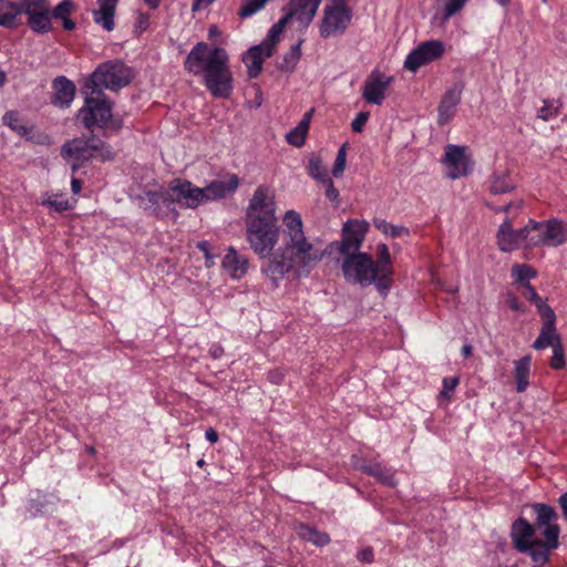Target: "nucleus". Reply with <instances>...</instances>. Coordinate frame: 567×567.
<instances>
[{"mask_svg":"<svg viewBox=\"0 0 567 567\" xmlns=\"http://www.w3.org/2000/svg\"><path fill=\"white\" fill-rule=\"evenodd\" d=\"M553 348V355L549 361V365L554 370H561L566 365L565 361V350L563 341H557V344H555Z\"/></svg>","mask_w":567,"mask_h":567,"instance_id":"44","label":"nucleus"},{"mask_svg":"<svg viewBox=\"0 0 567 567\" xmlns=\"http://www.w3.org/2000/svg\"><path fill=\"white\" fill-rule=\"evenodd\" d=\"M444 50V44L440 40L422 42L408 54L404 61V68L411 72H416L422 65L441 58Z\"/></svg>","mask_w":567,"mask_h":567,"instance_id":"13","label":"nucleus"},{"mask_svg":"<svg viewBox=\"0 0 567 567\" xmlns=\"http://www.w3.org/2000/svg\"><path fill=\"white\" fill-rule=\"evenodd\" d=\"M306 135H307V133L295 127L293 130H291L290 132L287 133L286 138L290 145L300 147L305 144Z\"/></svg>","mask_w":567,"mask_h":567,"instance_id":"50","label":"nucleus"},{"mask_svg":"<svg viewBox=\"0 0 567 567\" xmlns=\"http://www.w3.org/2000/svg\"><path fill=\"white\" fill-rule=\"evenodd\" d=\"M184 68L194 75L203 74L204 85L214 97L228 99L233 93V73L225 49L198 42L187 54Z\"/></svg>","mask_w":567,"mask_h":567,"instance_id":"2","label":"nucleus"},{"mask_svg":"<svg viewBox=\"0 0 567 567\" xmlns=\"http://www.w3.org/2000/svg\"><path fill=\"white\" fill-rule=\"evenodd\" d=\"M559 107L555 106L554 100H544L543 106L538 110L537 116L543 121H548L549 118L558 115Z\"/></svg>","mask_w":567,"mask_h":567,"instance_id":"48","label":"nucleus"},{"mask_svg":"<svg viewBox=\"0 0 567 567\" xmlns=\"http://www.w3.org/2000/svg\"><path fill=\"white\" fill-rule=\"evenodd\" d=\"M468 0H446L443 7L442 23L460 12Z\"/></svg>","mask_w":567,"mask_h":567,"instance_id":"43","label":"nucleus"},{"mask_svg":"<svg viewBox=\"0 0 567 567\" xmlns=\"http://www.w3.org/2000/svg\"><path fill=\"white\" fill-rule=\"evenodd\" d=\"M530 354H526L515 361L514 378L517 392H524L529 385Z\"/></svg>","mask_w":567,"mask_h":567,"instance_id":"34","label":"nucleus"},{"mask_svg":"<svg viewBox=\"0 0 567 567\" xmlns=\"http://www.w3.org/2000/svg\"><path fill=\"white\" fill-rule=\"evenodd\" d=\"M269 0H246L239 10V17L249 18L260 11Z\"/></svg>","mask_w":567,"mask_h":567,"instance_id":"45","label":"nucleus"},{"mask_svg":"<svg viewBox=\"0 0 567 567\" xmlns=\"http://www.w3.org/2000/svg\"><path fill=\"white\" fill-rule=\"evenodd\" d=\"M275 196L272 190L266 185H259L249 200L246 210V221L277 220L275 215Z\"/></svg>","mask_w":567,"mask_h":567,"instance_id":"11","label":"nucleus"},{"mask_svg":"<svg viewBox=\"0 0 567 567\" xmlns=\"http://www.w3.org/2000/svg\"><path fill=\"white\" fill-rule=\"evenodd\" d=\"M369 112H359L351 123L352 131L355 133L362 132L363 127L365 126L369 120Z\"/></svg>","mask_w":567,"mask_h":567,"instance_id":"54","label":"nucleus"},{"mask_svg":"<svg viewBox=\"0 0 567 567\" xmlns=\"http://www.w3.org/2000/svg\"><path fill=\"white\" fill-rule=\"evenodd\" d=\"M159 199H161V214L163 213V207L166 208L168 213H173L177 215L175 205L178 204V198L176 193L171 189V184L166 190H159Z\"/></svg>","mask_w":567,"mask_h":567,"instance_id":"42","label":"nucleus"},{"mask_svg":"<svg viewBox=\"0 0 567 567\" xmlns=\"http://www.w3.org/2000/svg\"><path fill=\"white\" fill-rule=\"evenodd\" d=\"M215 0H194L193 1V4H192V10L194 12L203 9V8H207L208 6H210Z\"/></svg>","mask_w":567,"mask_h":567,"instance_id":"61","label":"nucleus"},{"mask_svg":"<svg viewBox=\"0 0 567 567\" xmlns=\"http://www.w3.org/2000/svg\"><path fill=\"white\" fill-rule=\"evenodd\" d=\"M208 354L214 360L220 359L224 355V348L218 342H214L209 346Z\"/></svg>","mask_w":567,"mask_h":567,"instance_id":"58","label":"nucleus"},{"mask_svg":"<svg viewBox=\"0 0 567 567\" xmlns=\"http://www.w3.org/2000/svg\"><path fill=\"white\" fill-rule=\"evenodd\" d=\"M205 437L209 443L214 444L218 441V433L213 427H209L205 432Z\"/></svg>","mask_w":567,"mask_h":567,"instance_id":"62","label":"nucleus"},{"mask_svg":"<svg viewBox=\"0 0 567 567\" xmlns=\"http://www.w3.org/2000/svg\"><path fill=\"white\" fill-rule=\"evenodd\" d=\"M523 296L536 306L539 316L545 315L546 310H548V312L554 311L553 308L547 305L545 300H543V298L537 293L536 289L529 282L523 284Z\"/></svg>","mask_w":567,"mask_h":567,"instance_id":"37","label":"nucleus"},{"mask_svg":"<svg viewBox=\"0 0 567 567\" xmlns=\"http://www.w3.org/2000/svg\"><path fill=\"white\" fill-rule=\"evenodd\" d=\"M124 126V122H123V118L122 117H118V116H113L112 115V118L107 123V126L111 131L113 132H120Z\"/></svg>","mask_w":567,"mask_h":567,"instance_id":"59","label":"nucleus"},{"mask_svg":"<svg viewBox=\"0 0 567 567\" xmlns=\"http://www.w3.org/2000/svg\"><path fill=\"white\" fill-rule=\"evenodd\" d=\"M462 86L458 84H454L451 89H449L443 95L440 105H439V123L445 124L455 114V109L461 102L462 96Z\"/></svg>","mask_w":567,"mask_h":567,"instance_id":"27","label":"nucleus"},{"mask_svg":"<svg viewBox=\"0 0 567 567\" xmlns=\"http://www.w3.org/2000/svg\"><path fill=\"white\" fill-rule=\"evenodd\" d=\"M223 268L234 279L243 278L248 269V260L239 255L234 248H229L221 261Z\"/></svg>","mask_w":567,"mask_h":567,"instance_id":"30","label":"nucleus"},{"mask_svg":"<svg viewBox=\"0 0 567 567\" xmlns=\"http://www.w3.org/2000/svg\"><path fill=\"white\" fill-rule=\"evenodd\" d=\"M117 0H97V9L92 11L93 20L106 31L115 27L114 14Z\"/></svg>","mask_w":567,"mask_h":567,"instance_id":"29","label":"nucleus"},{"mask_svg":"<svg viewBox=\"0 0 567 567\" xmlns=\"http://www.w3.org/2000/svg\"><path fill=\"white\" fill-rule=\"evenodd\" d=\"M512 276L516 281L522 282L523 285L535 278L537 276V271L534 267L527 264H515L512 268Z\"/></svg>","mask_w":567,"mask_h":567,"instance_id":"40","label":"nucleus"},{"mask_svg":"<svg viewBox=\"0 0 567 567\" xmlns=\"http://www.w3.org/2000/svg\"><path fill=\"white\" fill-rule=\"evenodd\" d=\"M352 20V9L342 2L326 6L323 17L319 25L320 37L328 39L337 34H343Z\"/></svg>","mask_w":567,"mask_h":567,"instance_id":"10","label":"nucleus"},{"mask_svg":"<svg viewBox=\"0 0 567 567\" xmlns=\"http://www.w3.org/2000/svg\"><path fill=\"white\" fill-rule=\"evenodd\" d=\"M514 188L515 185H498V249L506 252L517 249L520 233L515 225L519 224L525 204L523 198L507 195Z\"/></svg>","mask_w":567,"mask_h":567,"instance_id":"4","label":"nucleus"},{"mask_svg":"<svg viewBox=\"0 0 567 567\" xmlns=\"http://www.w3.org/2000/svg\"><path fill=\"white\" fill-rule=\"evenodd\" d=\"M308 174L318 183L323 184L330 178L328 171L319 157H312L308 164Z\"/></svg>","mask_w":567,"mask_h":567,"instance_id":"39","label":"nucleus"},{"mask_svg":"<svg viewBox=\"0 0 567 567\" xmlns=\"http://www.w3.org/2000/svg\"><path fill=\"white\" fill-rule=\"evenodd\" d=\"M465 147L449 144L445 147L444 156L441 162L446 167V176L451 179H457L460 177L468 175L472 169V162L465 154Z\"/></svg>","mask_w":567,"mask_h":567,"instance_id":"14","label":"nucleus"},{"mask_svg":"<svg viewBox=\"0 0 567 567\" xmlns=\"http://www.w3.org/2000/svg\"><path fill=\"white\" fill-rule=\"evenodd\" d=\"M53 94L51 102L60 109H68L74 100L75 84L66 76H58L52 82Z\"/></svg>","mask_w":567,"mask_h":567,"instance_id":"25","label":"nucleus"},{"mask_svg":"<svg viewBox=\"0 0 567 567\" xmlns=\"http://www.w3.org/2000/svg\"><path fill=\"white\" fill-rule=\"evenodd\" d=\"M539 317L543 323L542 329L532 347L535 350H543L547 347H554L557 344V341H563L561 336L557 332L556 329L557 317L555 311L548 312V310H546L545 315Z\"/></svg>","mask_w":567,"mask_h":567,"instance_id":"21","label":"nucleus"},{"mask_svg":"<svg viewBox=\"0 0 567 567\" xmlns=\"http://www.w3.org/2000/svg\"><path fill=\"white\" fill-rule=\"evenodd\" d=\"M150 27V16L147 13L138 12L136 22H135V31L140 34L147 30Z\"/></svg>","mask_w":567,"mask_h":567,"instance_id":"56","label":"nucleus"},{"mask_svg":"<svg viewBox=\"0 0 567 567\" xmlns=\"http://www.w3.org/2000/svg\"><path fill=\"white\" fill-rule=\"evenodd\" d=\"M28 27L38 34H47L52 31V17L49 0L38 4L34 9L24 13Z\"/></svg>","mask_w":567,"mask_h":567,"instance_id":"23","label":"nucleus"},{"mask_svg":"<svg viewBox=\"0 0 567 567\" xmlns=\"http://www.w3.org/2000/svg\"><path fill=\"white\" fill-rule=\"evenodd\" d=\"M341 269L344 279L351 284H359L361 287L374 285L379 290V274L373 267V259L365 252H360L343 258Z\"/></svg>","mask_w":567,"mask_h":567,"instance_id":"8","label":"nucleus"},{"mask_svg":"<svg viewBox=\"0 0 567 567\" xmlns=\"http://www.w3.org/2000/svg\"><path fill=\"white\" fill-rule=\"evenodd\" d=\"M391 82L392 76H386L379 70H373L363 84L362 97L370 104L381 105Z\"/></svg>","mask_w":567,"mask_h":567,"instance_id":"18","label":"nucleus"},{"mask_svg":"<svg viewBox=\"0 0 567 567\" xmlns=\"http://www.w3.org/2000/svg\"><path fill=\"white\" fill-rule=\"evenodd\" d=\"M247 240L251 249L261 258L270 256L280 236L278 220L246 221Z\"/></svg>","mask_w":567,"mask_h":567,"instance_id":"7","label":"nucleus"},{"mask_svg":"<svg viewBox=\"0 0 567 567\" xmlns=\"http://www.w3.org/2000/svg\"><path fill=\"white\" fill-rule=\"evenodd\" d=\"M323 185L326 186V190H324L326 197L331 203H333L336 206H339V204H340L339 190L334 187L332 179L329 178L328 182L323 183Z\"/></svg>","mask_w":567,"mask_h":567,"instance_id":"51","label":"nucleus"},{"mask_svg":"<svg viewBox=\"0 0 567 567\" xmlns=\"http://www.w3.org/2000/svg\"><path fill=\"white\" fill-rule=\"evenodd\" d=\"M522 512L529 514V516L534 518V523L532 524L536 529L559 526L556 523L558 519V513L551 505L545 503L525 504Z\"/></svg>","mask_w":567,"mask_h":567,"instance_id":"20","label":"nucleus"},{"mask_svg":"<svg viewBox=\"0 0 567 567\" xmlns=\"http://www.w3.org/2000/svg\"><path fill=\"white\" fill-rule=\"evenodd\" d=\"M60 153L73 174L91 159L96 158L104 163L111 162L115 157L112 146L95 134L66 141L61 146Z\"/></svg>","mask_w":567,"mask_h":567,"instance_id":"5","label":"nucleus"},{"mask_svg":"<svg viewBox=\"0 0 567 567\" xmlns=\"http://www.w3.org/2000/svg\"><path fill=\"white\" fill-rule=\"evenodd\" d=\"M301 44L302 40L291 45L289 52H287L279 64V69L286 72H292L301 56Z\"/></svg>","mask_w":567,"mask_h":567,"instance_id":"38","label":"nucleus"},{"mask_svg":"<svg viewBox=\"0 0 567 567\" xmlns=\"http://www.w3.org/2000/svg\"><path fill=\"white\" fill-rule=\"evenodd\" d=\"M159 192L146 190L140 196L141 205L147 212L156 217H163L161 214V199Z\"/></svg>","mask_w":567,"mask_h":567,"instance_id":"36","label":"nucleus"},{"mask_svg":"<svg viewBox=\"0 0 567 567\" xmlns=\"http://www.w3.org/2000/svg\"><path fill=\"white\" fill-rule=\"evenodd\" d=\"M351 465L353 468L374 477L382 485L389 487H395L398 485L395 471L384 466L378 461L369 460L363 455L353 454L351 456Z\"/></svg>","mask_w":567,"mask_h":567,"instance_id":"16","label":"nucleus"},{"mask_svg":"<svg viewBox=\"0 0 567 567\" xmlns=\"http://www.w3.org/2000/svg\"><path fill=\"white\" fill-rule=\"evenodd\" d=\"M543 229L544 221H536L534 219H529L526 225L519 227L520 238L517 243V249L524 245L532 247L545 246Z\"/></svg>","mask_w":567,"mask_h":567,"instance_id":"28","label":"nucleus"},{"mask_svg":"<svg viewBox=\"0 0 567 567\" xmlns=\"http://www.w3.org/2000/svg\"><path fill=\"white\" fill-rule=\"evenodd\" d=\"M82 189V181L73 177L71 181V190L73 194H79Z\"/></svg>","mask_w":567,"mask_h":567,"instance_id":"64","label":"nucleus"},{"mask_svg":"<svg viewBox=\"0 0 567 567\" xmlns=\"http://www.w3.org/2000/svg\"><path fill=\"white\" fill-rule=\"evenodd\" d=\"M171 189L176 193L178 205L184 208H196L204 203L202 188L194 186L189 181L175 178L171 182Z\"/></svg>","mask_w":567,"mask_h":567,"instance_id":"19","label":"nucleus"},{"mask_svg":"<svg viewBox=\"0 0 567 567\" xmlns=\"http://www.w3.org/2000/svg\"><path fill=\"white\" fill-rule=\"evenodd\" d=\"M505 302L514 311L525 312V310H526L525 305L513 292H507L506 293Z\"/></svg>","mask_w":567,"mask_h":567,"instance_id":"53","label":"nucleus"},{"mask_svg":"<svg viewBox=\"0 0 567 567\" xmlns=\"http://www.w3.org/2000/svg\"><path fill=\"white\" fill-rule=\"evenodd\" d=\"M297 535L305 542L311 543L315 546L322 547L330 543V536L318 530L316 527L310 526L305 523H299L296 526Z\"/></svg>","mask_w":567,"mask_h":567,"instance_id":"33","label":"nucleus"},{"mask_svg":"<svg viewBox=\"0 0 567 567\" xmlns=\"http://www.w3.org/2000/svg\"><path fill=\"white\" fill-rule=\"evenodd\" d=\"M374 226L383 234L389 235L393 238H400L403 235L409 234V230L405 227L392 225L384 219H374Z\"/></svg>","mask_w":567,"mask_h":567,"instance_id":"41","label":"nucleus"},{"mask_svg":"<svg viewBox=\"0 0 567 567\" xmlns=\"http://www.w3.org/2000/svg\"><path fill=\"white\" fill-rule=\"evenodd\" d=\"M274 48L269 42H262L250 48L243 58L247 66L248 76L254 79L259 75L262 70V63L266 58L271 56Z\"/></svg>","mask_w":567,"mask_h":567,"instance_id":"24","label":"nucleus"},{"mask_svg":"<svg viewBox=\"0 0 567 567\" xmlns=\"http://www.w3.org/2000/svg\"><path fill=\"white\" fill-rule=\"evenodd\" d=\"M76 11L73 0H62L54 8H51L52 20L60 21L65 31H73L76 27L71 16Z\"/></svg>","mask_w":567,"mask_h":567,"instance_id":"31","label":"nucleus"},{"mask_svg":"<svg viewBox=\"0 0 567 567\" xmlns=\"http://www.w3.org/2000/svg\"><path fill=\"white\" fill-rule=\"evenodd\" d=\"M323 257V251L315 247L303 233L302 219L296 210L284 216L281 243L271 257L261 266V272L277 288L285 276L293 268L299 275L308 274Z\"/></svg>","mask_w":567,"mask_h":567,"instance_id":"1","label":"nucleus"},{"mask_svg":"<svg viewBox=\"0 0 567 567\" xmlns=\"http://www.w3.org/2000/svg\"><path fill=\"white\" fill-rule=\"evenodd\" d=\"M558 504L561 508V515L567 522V491L559 496Z\"/></svg>","mask_w":567,"mask_h":567,"instance_id":"60","label":"nucleus"},{"mask_svg":"<svg viewBox=\"0 0 567 567\" xmlns=\"http://www.w3.org/2000/svg\"><path fill=\"white\" fill-rule=\"evenodd\" d=\"M238 185L239 179L235 174L230 175L226 181H213L206 187L202 188L204 193V203L208 200L221 199L228 195L234 194L238 188Z\"/></svg>","mask_w":567,"mask_h":567,"instance_id":"26","label":"nucleus"},{"mask_svg":"<svg viewBox=\"0 0 567 567\" xmlns=\"http://www.w3.org/2000/svg\"><path fill=\"white\" fill-rule=\"evenodd\" d=\"M44 0H0V27L14 30L22 24V16Z\"/></svg>","mask_w":567,"mask_h":567,"instance_id":"12","label":"nucleus"},{"mask_svg":"<svg viewBox=\"0 0 567 567\" xmlns=\"http://www.w3.org/2000/svg\"><path fill=\"white\" fill-rule=\"evenodd\" d=\"M2 122L4 125L9 126L13 132L22 137L29 138L31 133V127L28 126L24 121L20 117L19 113L16 111H8L3 117Z\"/></svg>","mask_w":567,"mask_h":567,"instance_id":"35","label":"nucleus"},{"mask_svg":"<svg viewBox=\"0 0 567 567\" xmlns=\"http://www.w3.org/2000/svg\"><path fill=\"white\" fill-rule=\"evenodd\" d=\"M458 382H460V380L456 377H454V378H444L443 379V389L441 391V395L450 399L452 393L454 392L456 385L458 384Z\"/></svg>","mask_w":567,"mask_h":567,"instance_id":"55","label":"nucleus"},{"mask_svg":"<svg viewBox=\"0 0 567 567\" xmlns=\"http://www.w3.org/2000/svg\"><path fill=\"white\" fill-rule=\"evenodd\" d=\"M322 0H290L282 9L289 20H296L301 28L307 29L317 14Z\"/></svg>","mask_w":567,"mask_h":567,"instance_id":"17","label":"nucleus"},{"mask_svg":"<svg viewBox=\"0 0 567 567\" xmlns=\"http://www.w3.org/2000/svg\"><path fill=\"white\" fill-rule=\"evenodd\" d=\"M131 82V72L122 62H104L91 74L86 87L91 94L103 95V90L118 91Z\"/></svg>","mask_w":567,"mask_h":567,"instance_id":"6","label":"nucleus"},{"mask_svg":"<svg viewBox=\"0 0 567 567\" xmlns=\"http://www.w3.org/2000/svg\"><path fill=\"white\" fill-rule=\"evenodd\" d=\"M543 238L545 246L557 247L566 241V231L563 221L557 218H551L544 221Z\"/></svg>","mask_w":567,"mask_h":567,"instance_id":"32","label":"nucleus"},{"mask_svg":"<svg viewBox=\"0 0 567 567\" xmlns=\"http://www.w3.org/2000/svg\"><path fill=\"white\" fill-rule=\"evenodd\" d=\"M48 204L51 206V207H54V209L56 212H62V210H65L68 209V202H58V200H49Z\"/></svg>","mask_w":567,"mask_h":567,"instance_id":"63","label":"nucleus"},{"mask_svg":"<svg viewBox=\"0 0 567 567\" xmlns=\"http://www.w3.org/2000/svg\"><path fill=\"white\" fill-rule=\"evenodd\" d=\"M373 267L379 274V291L385 295L392 285V264L389 248L385 244L377 246V260H373Z\"/></svg>","mask_w":567,"mask_h":567,"instance_id":"22","label":"nucleus"},{"mask_svg":"<svg viewBox=\"0 0 567 567\" xmlns=\"http://www.w3.org/2000/svg\"><path fill=\"white\" fill-rule=\"evenodd\" d=\"M537 529L525 517L519 516L511 526V540L514 549L530 557L535 565L544 566L549 561L550 554L559 547L560 527L542 529L544 539L536 537Z\"/></svg>","mask_w":567,"mask_h":567,"instance_id":"3","label":"nucleus"},{"mask_svg":"<svg viewBox=\"0 0 567 567\" xmlns=\"http://www.w3.org/2000/svg\"><path fill=\"white\" fill-rule=\"evenodd\" d=\"M367 233V224L359 220H348L342 227V239L336 243L338 251L347 258L360 254V248Z\"/></svg>","mask_w":567,"mask_h":567,"instance_id":"15","label":"nucleus"},{"mask_svg":"<svg viewBox=\"0 0 567 567\" xmlns=\"http://www.w3.org/2000/svg\"><path fill=\"white\" fill-rule=\"evenodd\" d=\"M48 503L47 495L37 492L35 497H31L28 502V511L32 516L40 515L45 511Z\"/></svg>","mask_w":567,"mask_h":567,"instance_id":"46","label":"nucleus"},{"mask_svg":"<svg viewBox=\"0 0 567 567\" xmlns=\"http://www.w3.org/2000/svg\"><path fill=\"white\" fill-rule=\"evenodd\" d=\"M196 247L204 254L206 259V266L210 267L214 265V260L216 255L212 252L210 244L208 240H200L197 243Z\"/></svg>","mask_w":567,"mask_h":567,"instance_id":"52","label":"nucleus"},{"mask_svg":"<svg viewBox=\"0 0 567 567\" xmlns=\"http://www.w3.org/2000/svg\"><path fill=\"white\" fill-rule=\"evenodd\" d=\"M86 96L84 105L79 110V116L82 118L84 127L92 130L97 126L106 128L109 121L112 118V102L103 95Z\"/></svg>","mask_w":567,"mask_h":567,"instance_id":"9","label":"nucleus"},{"mask_svg":"<svg viewBox=\"0 0 567 567\" xmlns=\"http://www.w3.org/2000/svg\"><path fill=\"white\" fill-rule=\"evenodd\" d=\"M357 558L361 563H372L374 560V551L371 547H364L358 551Z\"/></svg>","mask_w":567,"mask_h":567,"instance_id":"57","label":"nucleus"},{"mask_svg":"<svg viewBox=\"0 0 567 567\" xmlns=\"http://www.w3.org/2000/svg\"><path fill=\"white\" fill-rule=\"evenodd\" d=\"M347 164V144H343L337 153L334 165L332 168V175L334 177L342 176Z\"/></svg>","mask_w":567,"mask_h":567,"instance_id":"47","label":"nucleus"},{"mask_svg":"<svg viewBox=\"0 0 567 567\" xmlns=\"http://www.w3.org/2000/svg\"><path fill=\"white\" fill-rule=\"evenodd\" d=\"M289 21V18L286 14H284V17H281L279 21L270 28L268 32L269 40L267 42L271 43V45L274 47V43L278 40L280 33L282 32L284 28L287 25Z\"/></svg>","mask_w":567,"mask_h":567,"instance_id":"49","label":"nucleus"}]
</instances>
